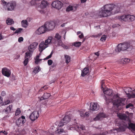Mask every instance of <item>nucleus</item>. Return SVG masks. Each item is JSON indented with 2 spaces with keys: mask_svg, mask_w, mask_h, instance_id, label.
Returning <instances> with one entry per match:
<instances>
[{
  "mask_svg": "<svg viewBox=\"0 0 135 135\" xmlns=\"http://www.w3.org/2000/svg\"><path fill=\"white\" fill-rule=\"evenodd\" d=\"M118 117L121 119L124 120V121H119L117 123V122L116 125L119 126L118 128L112 129L109 131L110 133H114V131L117 132H122L125 131L127 128L131 129L135 131V124L131 123V120L129 117L125 114H118Z\"/></svg>",
  "mask_w": 135,
  "mask_h": 135,
  "instance_id": "f257e3e1",
  "label": "nucleus"
},
{
  "mask_svg": "<svg viewBox=\"0 0 135 135\" xmlns=\"http://www.w3.org/2000/svg\"><path fill=\"white\" fill-rule=\"evenodd\" d=\"M114 6V4H108L104 6L99 9L97 13L98 17H105L110 16Z\"/></svg>",
  "mask_w": 135,
  "mask_h": 135,
  "instance_id": "f03ea898",
  "label": "nucleus"
},
{
  "mask_svg": "<svg viewBox=\"0 0 135 135\" xmlns=\"http://www.w3.org/2000/svg\"><path fill=\"white\" fill-rule=\"evenodd\" d=\"M118 19L121 21H124L129 23L133 21L135 18V16L133 15L129 14H124L119 16Z\"/></svg>",
  "mask_w": 135,
  "mask_h": 135,
  "instance_id": "7ed1b4c3",
  "label": "nucleus"
},
{
  "mask_svg": "<svg viewBox=\"0 0 135 135\" xmlns=\"http://www.w3.org/2000/svg\"><path fill=\"white\" fill-rule=\"evenodd\" d=\"M130 45L127 42H124L123 44H119L117 48L115 49L116 52H119L121 51H124L126 50L130 47Z\"/></svg>",
  "mask_w": 135,
  "mask_h": 135,
  "instance_id": "20e7f679",
  "label": "nucleus"
},
{
  "mask_svg": "<svg viewBox=\"0 0 135 135\" xmlns=\"http://www.w3.org/2000/svg\"><path fill=\"white\" fill-rule=\"evenodd\" d=\"M124 91L129 98H135V89L132 91L131 88L127 87L125 89Z\"/></svg>",
  "mask_w": 135,
  "mask_h": 135,
  "instance_id": "39448f33",
  "label": "nucleus"
},
{
  "mask_svg": "<svg viewBox=\"0 0 135 135\" xmlns=\"http://www.w3.org/2000/svg\"><path fill=\"white\" fill-rule=\"evenodd\" d=\"M47 31H49L52 30L54 28L55 24L52 21L46 22L44 24Z\"/></svg>",
  "mask_w": 135,
  "mask_h": 135,
  "instance_id": "423d86ee",
  "label": "nucleus"
},
{
  "mask_svg": "<svg viewBox=\"0 0 135 135\" xmlns=\"http://www.w3.org/2000/svg\"><path fill=\"white\" fill-rule=\"evenodd\" d=\"M74 122L75 123L73 124L74 125V126L75 130L78 132L82 131L85 133H86V131L85 129V127L84 125H78L76 122V119H74Z\"/></svg>",
  "mask_w": 135,
  "mask_h": 135,
  "instance_id": "0eeeda50",
  "label": "nucleus"
},
{
  "mask_svg": "<svg viewBox=\"0 0 135 135\" xmlns=\"http://www.w3.org/2000/svg\"><path fill=\"white\" fill-rule=\"evenodd\" d=\"M125 100V98H118L115 100L113 103V105L115 106L117 108H118L119 106H123L124 105L123 103Z\"/></svg>",
  "mask_w": 135,
  "mask_h": 135,
  "instance_id": "6e6552de",
  "label": "nucleus"
},
{
  "mask_svg": "<svg viewBox=\"0 0 135 135\" xmlns=\"http://www.w3.org/2000/svg\"><path fill=\"white\" fill-rule=\"evenodd\" d=\"M52 6L53 7L58 10L60 9L63 6V4L58 0L52 2Z\"/></svg>",
  "mask_w": 135,
  "mask_h": 135,
  "instance_id": "1a4fd4ad",
  "label": "nucleus"
},
{
  "mask_svg": "<svg viewBox=\"0 0 135 135\" xmlns=\"http://www.w3.org/2000/svg\"><path fill=\"white\" fill-rule=\"evenodd\" d=\"M16 3L15 2L12 1L8 2L7 4V10L8 11H12L14 9L16 6Z\"/></svg>",
  "mask_w": 135,
  "mask_h": 135,
  "instance_id": "9d476101",
  "label": "nucleus"
},
{
  "mask_svg": "<svg viewBox=\"0 0 135 135\" xmlns=\"http://www.w3.org/2000/svg\"><path fill=\"white\" fill-rule=\"evenodd\" d=\"M49 4L48 2L45 0H43L40 1L38 2V3L37 4L38 7L42 9H44L47 7Z\"/></svg>",
  "mask_w": 135,
  "mask_h": 135,
  "instance_id": "9b49d317",
  "label": "nucleus"
},
{
  "mask_svg": "<svg viewBox=\"0 0 135 135\" xmlns=\"http://www.w3.org/2000/svg\"><path fill=\"white\" fill-rule=\"evenodd\" d=\"M26 120L24 116L22 115L16 121V123L17 126L19 127L22 125L25 122Z\"/></svg>",
  "mask_w": 135,
  "mask_h": 135,
  "instance_id": "f8f14e48",
  "label": "nucleus"
},
{
  "mask_svg": "<svg viewBox=\"0 0 135 135\" xmlns=\"http://www.w3.org/2000/svg\"><path fill=\"white\" fill-rule=\"evenodd\" d=\"M39 116L38 112L37 111H35L30 114L29 118L31 121H34L38 118Z\"/></svg>",
  "mask_w": 135,
  "mask_h": 135,
  "instance_id": "ddd939ff",
  "label": "nucleus"
},
{
  "mask_svg": "<svg viewBox=\"0 0 135 135\" xmlns=\"http://www.w3.org/2000/svg\"><path fill=\"white\" fill-rule=\"evenodd\" d=\"M2 73L3 75L9 77L10 76L11 72L9 69L5 67L2 69Z\"/></svg>",
  "mask_w": 135,
  "mask_h": 135,
  "instance_id": "4468645a",
  "label": "nucleus"
},
{
  "mask_svg": "<svg viewBox=\"0 0 135 135\" xmlns=\"http://www.w3.org/2000/svg\"><path fill=\"white\" fill-rule=\"evenodd\" d=\"M99 108V105L96 103H90V109L92 111L97 110Z\"/></svg>",
  "mask_w": 135,
  "mask_h": 135,
  "instance_id": "2eb2a0df",
  "label": "nucleus"
},
{
  "mask_svg": "<svg viewBox=\"0 0 135 135\" xmlns=\"http://www.w3.org/2000/svg\"><path fill=\"white\" fill-rule=\"evenodd\" d=\"M44 25L39 27L36 31V33L38 35L41 34L47 31Z\"/></svg>",
  "mask_w": 135,
  "mask_h": 135,
  "instance_id": "dca6fc26",
  "label": "nucleus"
},
{
  "mask_svg": "<svg viewBox=\"0 0 135 135\" xmlns=\"http://www.w3.org/2000/svg\"><path fill=\"white\" fill-rule=\"evenodd\" d=\"M38 44V43L36 42L32 43L28 47V50L33 52L34 50L36 48Z\"/></svg>",
  "mask_w": 135,
  "mask_h": 135,
  "instance_id": "f3484780",
  "label": "nucleus"
},
{
  "mask_svg": "<svg viewBox=\"0 0 135 135\" xmlns=\"http://www.w3.org/2000/svg\"><path fill=\"white\" fill-rule=\"evenodd\" d=\"M48 46H47L44 41H42L40 44L39 46V51L40 52V53L41 52Z\"/></svg>",
  "mask_w": 135,
  "mask_h": 135,
  "instance_id": "a211bd4d",
  "label": "nucleus"
},
{
  "mask_svg": "<svg viewBox=\"0 0 135 135\" xmlns=\"http://www.w3.org/2000/svg\"><path fill=\"white\" fill-rule=\"evenodd\" d=\"M102 90L105 94L108 96H111L112 95L113 91L110 89H108L105 88H103V89Z\"/></svg>",
  "mask_w": 135,
  "mask_h": 135,
  "instance_id": "6ab92c4d",
  "label": "nucleus"
},
{
  "mask_svg": "<svg viewBox=\"0 0 135 135\" xmlns=\"http://www.w3.org/2000/svg\"><path fill=\"white\" fill-rule=\"evenodd\" d=\"M52 41L54 43H55L56 42V41L55 40L54 38H52L51 36H49L48 37V38L45 40L44 42L47 46H48V45Z\"/></svg>",
  "mask_w": 135,
  "mask_h": 135,
  "instance_id": "aec40b11",
  "label": "nucleus"
},
{
  "mask_svg": "<svg viewBox=\"0 0 135 135\" xmlns=\"http://www.w3.org/2000/svg\"><path fill=\"white\" fill-rule=\"evenodd\" d=\"M71 115L69 114V115H65L62 120V122L67 124L70 120Z\"/></svg>",
  "mask_w": 135,
  "mask_h": 135,
  "instance_id": "412c9836",
  "label": "nucleus"
},
{
  "mask_svg": "<svg viewBox=\"0 0 135 135\" xmlns=\"http://www.w3.org/2000/svg\"><path fill=\"white\" fill-rule=\"evenodd\" d=\"M51 96L50 93H44V95L42 96L41 98L40 99V97L38 98L40 99V101H41L43 100L49 98Z\"/></svg>",
  "mask_w": 135,
  "mask_h": 135,
  "instance_id": "4be33fe9",
  "label": "nucleus"
},
{
  "mask_svg": "<svg viewBox=\"0 0 135 135\" xmlns=\"http://www.w3.org/2000/svg\"><path fill=\"white\" fill-rule=\"evenodd\" d=\"M105 117V114L103 113H101L98 114L95 118L93 119L94 121H95L98 120L101 118L103 117Z\"/></svg>",
  "mask_w": 135,
  "mask_h": 135,
  "instance_id": "5701e85b",
  "label": "nucleus"
},
{
  "mask_svg": "<svg viewBox=\"0 0 135 135\" xmlns=\"http://www.w3.org/2000/svg\"><path fill=\"white\" fill-rule=\"evenodd\" d=\"M76 9V6H71L69 5L68 7L66 9V11L67 12H69L70 11H75Z\"/></svg>",
  "mask_w": 135,
  "mask_h": 135,
  "instance_id": "b1692460",
  "label": "nucleus"
},
{
  "mask_svg": "<svg viewBox=\"0 0 135 135\" xmlns=\"http://www.w3.org/2000/svg\"><path fill=\"white\" fill-rule=\"evenodd\" d=\"M89 69L88 68H85L82 71L81 76L84 77L89 72Z\"/></svg>",
  "mask_w": 135,
  "mask_h": 135,
  "instance_id": "393cba45",
  "label": "nucleus"
},
{
  "mask_svg": "<svg viewBox=\"0 0 135 135\" xmlns=\"http://www.w3.org/2000/svg\"><path fill=\"white\" fill-rule=\"evenodd\" d=\"M56 128L54 126H52L49 129V132L51 134H55Z\"/></svg>",
  "mask_w": 135,
  "mask_h": 135,
  "instance_id": "a878e982",
  "label": "nucleus"
},
{
  "mask_svg": "<svg viewBox=\"0 0 135 135\" xmlns=\"http://www.w3.org/2000/svg\"><path fill=\"white\" fill-rule=\"evenodd\" d=\"M33 53V52H32V51L28 50V51H27L25 53V58H27L28 59L30 58L32 56Z\"/></svg>",
  "mask_w": 135,
  "mask_h": 135,
  "instance_id": "bb28decb",
  "label": "nucleus"
},
{
  "mask_svg": "<svg viewBox=\"0 0 135 135\" xmlns=\"http://www.w3.org/2000/svg\"><path fill=\"white\" fill-rule=\"evenodd\" d=\"M113 10L114 13H117L120 12V8L117 5H115L114 4Z\"/></svg>",
  "mask_w": 135,
  "mask_h": 135,
  "instance_id": "cd10ccee",
  "label": "nucleus"
},
{
  "mask_svg": "<svg viewBox=\"0 0 135 135\" xmlns=\"http://www.w3.org/2000/svg\"><path fill=\"white\" fill-rule=\"evenodd\" d=\"M64 129H63L61 127H58L57 128L56 132L55 134H61L64 132Z\"/></svg>",
  "mask_w": 135,
  "mask_h": 135,
  "instance_id": "c85d7f7f",
  "label": "nucleus"
},
{
  "mask_svg": "<svg viewBox=\"0 0 135 135\" xmlns=\"http://www.w3.org/2000/svg\"><path fill=\"white\" fill-rule=\"evenodd\" d=\"M40 1V0H32L30 2L31 5L35 6L37 7H38L37 4Z\"/></svg>",
  "mask_w": 135,
  "mask_h": 135,
  "instance_id": "c756f323",
  "label": "nucleus"
},
{
  "mask_svg": "<svg viewBox=\"0 0 135 135\" xmlns=\"http://www.w3.org/2000/svg\"><path fill=\"white\" fill-rule=\"evenodd\" d=\"M6 22L8 25H9L14 24V22L13 20L9 18L7 19L6 20Z\"/></svg>",
  "mask_w": 135,
  "mask_h": 135,
  "instance_id": "7c9ffc66",
  "label": "nucleus"
},
{
  "mask_svg": "<svg viewBox=\"0 0 135 135\" xmlns=\"http://www.w3.org/2000/svg\"><path fill=\"white\" fill-rule=\"evenodd\" d=\"M64 57L65 59V62L67 64L69 63L70 61L71 57L70 56L66 55H65Z\"/></svg>",
  "mask_w": 135,
  "mask_h": 135,
  "instance_id": "2f4dec72",
  "label": "nucleus"
},
{
  "mask_svg": "<svg viewBox=\"0 0 135 135\" xmlns=\"http://www.w3.org/2000/svg\"><path fill=\"white\" fill-rule=\"evenodd\" d=\"M22 26L25 28H26L28 25V23L26 20H23L21 22Z\"/></svg>",
  "mask_w": 135,
  "mask_h": 135,
  "instance_id": "473e14b6",
  "label": "nucleus"
},
{
  "mask_svg": "<svg viewBox=\"0 0 135 135\" xmlns=\"http://www.w3.org/2000/svg\"><path fill=\"white\" fill-rule=\"evenodd\" d=\"M12 108V106L11 105H9L8 107H7L6 109H4L5 112L6 113H9Z\"/></svg>",
  "mask_w": 135,
  "mask_h": 135,
  "instance_id": "72a5a7b5",
  "label": "nucleus"
},
{
  "mask_svg": "<svg viewBox=\"0 0 135 135\" xmlns=\"http://www.w3.org/2000/svg\"><path fill=\"white\" fill-rule=\"evenodd\" d=\"M81 42H75L74 43L73 45L75 47H79L81 45Z\"/></svg>",
  "mask_w": 135,
  "mask_h": 135,
  "instance_id": "f704fd0d",
  "label": "nucleus"
},
{
  "mask_svg": "<svg viewBox=\"0 0 135 135\" xmlns=\"http://www.w3.org/2000/svg\"><path fill=\"white\" fill-rule=\"evenodd\" d=\"M55 38L57 40H60L61 39V36L58 33H56L55 36Z\"/></svg>",
  "mask_w": 135,
  "mask_h": 135,
  "instance_id": "c9c22d12",
  "label": "nucleus"
},
{
  "mask_svg": "<svg viewBox=\"0 0 135 135\" xmlns=\"http://www.w3.org/2000/svg\"><path fill=\"white\" fill-rule=\"evenodd\" d=\"M79 113L80 114L81 117H84L85 116V112L83 110H80L78 111Z\"/></svg>",
  "mask_w": 135,
  "mask_h": 135,
  "instance_id": "e433bc0d",
  "label": "nucleus"
},
{
  "mask_svg": "<svg viewBox=\"0 0 135 135\" xmlns=\"http://www.w3.org/2000/svg\"><path fill=\"white\" fill-rule=\"evenodd\" d=\"M107 133H108V132H103L102 133H97L93 134L92 135H105Z\"/></svg>",
  "mask_w": 135,
  "mask_h": 135,
  "instance_id": "4c0bfd02",
  "label": "nucleus"
},
{
  "mask_svg": "<svg viewBox=\"0 0 135 135\" xmlns=\"http://www.w3.org/2000/svg\"><path fill=\"white\" fill-rule=\"evenodd\" d=\"M40 68L37 67L35 68L34 69L33 72L35 73H38L39 71H40Z\"/></svg>",
  "mask_w": 135,
  "mask_h": 135,
  "instance_id": "58836bf2",
  "label": "nucleus"
},
{
  "mask_svg": "<svg viewBox=\"0 0 135 135\" xmlns=\"http://www.w3.org/2000/svg\"><path fill=\"white\" fill-rule=\"evenodd\" d=\"M21 110L19 108H17L15 112V115L17 116L20 114Z\"/></svg>",
  "mask_w": 135,
  "mask_h": 135,
  "instance_id": "ea45409f",
  "label": "nucleus"
},
{
  "mask_svg": "<svg viewBox=\"0 0 135 135\" xmlns=\"http://www.w3.org/2000/svg\"><path fill=\"white\" fill-rule=\"evenodd\" d=\"M106 36L105 35H104L101 37L100 39V40L102 41H105L106 40Z\"/></svg>",
  "mask_w": 135,
  "mask_h": 135,
  "instance_id": "a19ab883",
  "label": "nucleus"
},
{
  "mask_svg": "<svg viewBox=\"0 0 135 135\" xmlns=\"http://www.w3.org/2000/svg\"><path fill=\"white\" fill-rule=\"evenodd\" d=\"M48 88V86L47 85H45L42 88L39 90V91H43V89L44 90H46Z\"/></svg>",
  "mask_w": 135,
  "mask_h": 135,
  "instance_id": "79ce46f5",
  "label": "nucleus"
},
{
  "mask_svg": "<svg viewBox=\"0 0 135 135\" xmlns=\"http://www.w3.org/2000/svg\"><path fill=\"white\" fill-rule=\"evenodd\" d=\"M23 29L21 28H19L15 32V33H21V31Z\"/></svg>",
  "mask_w": 135,
  "mask_h": 135,
  "instance_id": "37998d69",
  "label": "nucleus"
},
{
  "mask_svg": "<svg viewBox=\"0 0 135 135\" xmlns=\"http://www.w3.org/2000/svg\"><path fill=\"white\" fill-rule=\"evenodd\" d=\"M53 51H52L51 52V53L47 57H46V58H45L44 59V60H47V59H50V58H51L52 55L53 54Z\"/></svg>",
  "mask_w": 135,
  "mask_h": 135,
  "instance_id": "c03bdc74",
  "label": "nucleus"
},
{
  "mask_svg": "<svg viewBox=\"0 0 135 135\" xmlns=\"http://www.w3.org/2000/svg\"><path fill=\"white\" fill-rule=\"evenodd\" d=\"M25 59L24 61H23V63L24 64V65L25 66L27 65V64L28 61V59L27 58H25Z\"/></svg>",
  "mask_w": 135,
  "mask_h": 135,
  "instance_id": "a18cd8bd",
  "label": "nucleus"
},
{
  "mask_svg": "<svg viewBox=\"0 0 135 135\" xmlns=\"http://www.w3.org/2000/svg\"><path fill=\"white\" fill-rule=\"evenodd\" d=\"M102 35V34L101 33H100L99 34H97L96 35H93L92 36V37H93L97 38V37H100Z\"/></svg>",
  "mask_w": 135,
  "mask_h": 135,
  "instance_id": "49530a36",
  "label": "nucleus"
},
{
  "mask_svg": "<svg viewBox=\"0 0 135 135\" xmlns=\"http://www.w3.org/2000/svg\"><path fill=\"white\" fill-rule=\"evenodd\" d=\"M104 81L103 80H102L101 81V88L102 89H103V88H103V86L104 85Z\"/></svg>",
  "mask_w": 135,
  "mask_h": 135,
  "instance_id": "de8ad7c7",
  "label": "nucleus"
},
{
  "mask_svg": "<svg viewBox=\"0 0 135 135\" xmlns=\"http://www.w3.org/2000/svg\"><path fill=\"white\" fill-rule=\"evenodd\" d=\"M65 124V123L62 122V120L60 122L58 126L59 127H61L64 126V124Z\"/></svg>",
  "mask_w": 135,
  "mask_h": 135,
  "instance_id": "09e8293b",
  "label": "nucleus"
},
{
  "mask_svg": "<svg viewBox=\"0 0 135 135\" xmlns=\"http://www.w3.org/2000/svg\"><path fill=\"white\" fill-rule=\"evenodd\" d=\"M53 63L52 60H48L47 63L49 65H50L52 64Z\"/></svg>",
  "mask_w": 135,
  "mask_h": 135,
  "instance_id": "8fccbe9b",
  "label": "nucleus"
},
{
  "mask_svg": "<svg viewBox=\"0 0 135 135\" xmlns=\"http://www.w3.org/2000/svg\"><path fill=\"white\" fill-rule=\"evenodd\" d=\"M58 41V45L60 46H61L63 43L62 42V41L61 40V39L60 40H57Z\"/></svg>",
  "mask_w": 135,
  "mask_h": 135,
  "instance_id": "3c124183",
  "label": "nucleus"
},
{
  "mask_svg": "<svg viewBox=\"0 0 135 135\" xmlns=\"http://www.w3.org/2000/svg\"><path fill=\"white\" fill-rule=\"evenodd\" d=\"M61 46L64 49H67L68 48V47L67 46H66V45H65L63 44H62Z\"/></svg>",
  "mask_w": 135,
  "mask_h": 135,
  "instance_id": "603ef678",
  "label": "nucleus"
},
{
  "mask_svg": "<svg viewBox=\"0 0 135 135\" xmlns=\"http://www.w3.org/2000/svg\"><path fill=\"white\" fill-rule=\"evenodd\" d=\"M42 60V59H37L36 60H35V62L36 64H38L39 61H41Z\"/></svg>",
  "mask_w": 135,
  "mask_h": 135,
  "instance_id": "864d4df0",
  "label": "nucleus"
},
{
  "mask_svg": "<svg viewBox=\"0 0 135 135\" xmlns=\"http://www.w3.org/2000/svg\"><path fill=\"white\" fill-rule=\"evenodd\" d=\"M133 106V105L132 104L130 103V104H128L126 106V108H129L130 107H132Z\"/></svg>",
  "mask_w": 135,
  "mask_h": 135,
  "instance_id": "5fc2aeb1",
  "label": "nucleus"
},
{
  "mask_svg": "<svg viewBox=\"0 0 135 135\" xmlns=\"http://www.w3.org/2000/svg\"><path fill=\"white\" fill-rule=\"evenodd\" d=\"M23 39L22 37H20L19 38L18 41L19 42H21V41H23Z\"/></svg>",
  "mask_w": 135,
  "mask_h": 135,
  "instance_id": "6e6d98bb",
  "label": "nucleus"
},
{
  "mask_svg": "<svg viewBox=\"0 0 135 135\" xmlns=\"http://www.w3.org/2000/svg\"><path fill=\"white\" fill-rule=\"evenodd\" d=\"M2 4H3L4 5H6L7 6V2L5 1L4 0H2Z\"/></svg>",
  "mask_w": 135,
  "mask_h": 135,
  "instance_id": "4d7b16f0",
  "label": "nucleus"
},
{
  "mask_svg": "<svg viewBox=\"0 0 135 135\" xmlns=\"http://www.w3.org/2000/svg\"><path fill=\"white\" fill-rule=\"evenodd\" d=\"M84 37L83 34V33H81V34L79 36V37L80 38H82Z\"/></svg>",
  "mask_w": 135,
  "mask_h": 135,
  "instance_id": "13d9d810",
  "label": "nucleus"
},
{
  "mask_svg": "<svg viewBox=\"0 0 135 135\" xmlns=\"http://www.w3.org/2000/svg\"><path fill=\"white\" fill-rule=\"evenodd\" d=\"M10 102L9 100H6L5 102V105H7L9 104V103Z\"/></svg>",
  "mask_w": 135,
  "mask_h": 135,
  "instance_id": "bf43d9fd",
  "label": "nucleus"
},
{
  "mask_svg": "<svg viewBox=\"0 0 135 135\" xmlns=\"http://www.w3.org/2000/svg\"><path fill=\"white\" fill-rule=\"evenodd\" d=\"M89 113L88 112H85V116L86 115V116H88L89 115Z\"/></svg>",
  "mask_w": 135,
  "mask_h": 135,
  "instance_id": "052dcab7",
  "label": "nucleus"
},
{
  "mask_svg": "<svg viewBox=\"0 0 135 135\" xmlns=\"http://www.w3.org/2000/svg\"><path fill=\"white\" fill-rule=\"evenodd\" d=\"M1 94L2 96H4L6 95V93L4 91H2L1 92Z\"/></svg>",
  "mask_w": 135,
  "mask_h": 135,
  "instance_id": "680f3d73",
  "label": "nucleus"
},
{
  "mask_svg": "<svg viewBox=\"0 0 135 135\" xmlns=\"http://www.w3.org/2000/svg\"><path fill=\"white\" fill-rule=\"evenodd\" d=\"M57 65V64L56 63H54L52 65H51V66L52 68H54Z\"/></svg>",
  "mask_w": 135,
  "mask_h": 135,
  "instance_id": "e2e57ef3",
  "label": "nucleus"
},
{
  "mask_svg": "<svg viewBox=\"0 0 135 135\" xmlns=\"http://www.w3.org/2000/svg\"><path fill=\"white\" fill-rule=\"evenodd\" d=\"M94 54L95 55L97 56V57L99 55V52L95 53Z\"/></svg>",
  "mask_w": 135,
  "mask_h": 135,
  "instance_id": "0e129e2a",
  "label": "nucleus"
},
{
  "mask_svg": "<svg viewBox=\"0 0 135 135\" xmlns=\"http://www.w3.org/2000/svg\"><path fill=\"white\" fill-rule=\"evenodd\" d=\"M87 0H80L81 2L82 3L85 2Z\"/></svg>",
  "mask_w": 135,
  "mask_h": 135,
  "instance_id": "69168bd1",
  "label": "nucleus"
},
{
  "mask_svg": "<svg viewBox=\"0 0 135 135\" xmlns=\"http://www.w3.org/2000/svg\"><path fill=\"white\" fill-rule=\"evenodd\" d=\"M10 29L11 30L13 31H15L16 30V29L14 28L13 27H10Z\"/></svg>",
  "mask_w": 135,
  "mask_h": 135,
  "instance_id": "338daca9",
  "label": "nucleus"
},
{
  "mask_svg": "<svg viewBox=\"0 0 135 135\" xmlns=\"http://www.w3.org/2000/svg\"><path fill=\"white\" fill-rule=\"evenodd\" d=\"M3 98L2 97L0 96V104L2 103V102Z\"/></svg>",
  "mask_w": 135,
  "mask_h": 135,
  "instance_id": "774afa93",
  "label": "nucleus"
}]
</instances>
